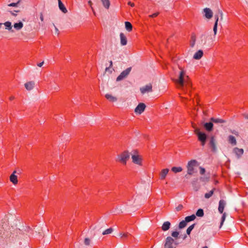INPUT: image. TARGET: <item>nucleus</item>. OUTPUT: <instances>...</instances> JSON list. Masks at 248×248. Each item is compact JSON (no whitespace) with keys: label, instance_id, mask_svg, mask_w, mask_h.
Instances as JSON below:
<instances>
[{"label":"nucleus","instance_id":"obj_58","mask_svg":"<svg viewBox=\"0 0 248 248\" xmlns=\"http://www.w3.org/2000/svg\"><path fill=\"white\" fill-rule=\"evenodd\" d=\"M198 43L200 44H202V42L201 43H200V42H198Z\"/></svg>","mask_w":248,"mask_h":248},{"label":"nucleus","instance_id":"obj_49","mask_svg":"<svg viewBox=\"0 0 248 248\" xmlns=\"http://www.w3.org/2000/svg\"><path fill=\"white\" fill-rule=\"evenodd\" d=\"M44 64V62H41L40 63H39L37 64V65L39 66V67H41Z\"/></svg>","mask_w":248,"mask_h":248},{"label":"nucleus","instance_id":"obj_8","mask_svg":"<svg viewBox=\"0 0 248 248\" xmlns=\"http://www.w3.org/2000/svg\"><path fill=\"white\" fill-rule=\"evenodd\" d=\"M145 105L144 104V103H140L138 106L137 107L135 108V112L136 113H138V114H141L142 113L145 108Z\"/></svg>","mask_w":248,"mask_h":248},{"label":"nucleus","instance_id":"obj_25","mask_svg":"<svg viewBox=\"0 0 248 248\" xmlns=\"http://www.w3.org/2000/svg\"><path fill=\"white\" fill-rule=\"evenodd\" d=\"M105 97L108 100L113 102L116 101L117 100L116 97L113 96L112 95L109 94H106L105 95Z\"/></svg>","mask_w":248,"mask_h":248},{"label":"nucleus","instance_id":"obj_32","mask_svg":"<svg viewBox=\"0 0 248 248\" xmlns=\"http://www.w3.org/2000/svg\"><path fill=\"white\" fill-rule=\"evenodd\" d=\"M182 170H183V169L181 167H173L171 168V170L174 173L181 172L182 171Z\"/></svg>","mask_w":248,"mask_h":248},{"label":"nucleus","instance_id":"obj_24","mask_svg":"<svg viewBox=\"0 0 248 248\" xmlns=\"http://www.w3.org/2000/svg\"><path fill=\"white\" fill-rule=\"evenodd\" d=\"M196 42V35L194 34H193L191 36V38L190 40V46L191 47H193L194 46Z\"/></svg>","mask_w":248,"mask_h":248},{"label":"nucleus","instance_id":"obj_51","mask_svg":"<svg viewBox=\"0 0 248 248\" xmlns=\"http://www.w3.org/2000/svg\"><path fill=\"white\" fill-rule=\"evenodd\" d=\"M88 4L90 6V7L92 8V9H93L92 7V1L91 0H89L88 1Z\"/></svg>","mask_w":248,"mask_h":248},{"label":"nucleus","instance_id":"obj_22","mask_svg":"<svg viewBox=\"0 0 248 248\" xmlns=\"http://www.w3.org/2000/svg\"><path fill=\"white\" fill-rule=\"evenodd\" d=\"M228 141L232 145H235L237 143L235 137L232 135L228 137Z\"/></svg>","mask_w":248,"mask_h":248},{"label":"nucleus","instance_id":"obj_43","mask_svg":"<svg viewBox=\"0 0 248 248\" xmlns=\"http://www.w3.org/2000/svg\"><path fill=\"white\" fill-rule=\"evenodd\" d=\"M90 243V240L89 238H85L84 240V244L86 245H89Z\"/></svg>","mask_w":248,"mask_h":248},{"label":"nucleus","instance_id":"obj_55","mask_svg":"<svg viewBox=\"0 0 248 248\" xmlns=\"http://www.w3.org/2000/svg\"><path fill=\"white\" fill-rule=\"evenodd\" d=\"M55 29L56 31L57 32H58V28L55 26Z\"/></svg>","mask_w":248,"mask_h":248},{"label":"nucleus","instance_id":"obj_31","mask_svg":"<svg viewBox=\"0 0 248 248\" xmlns=\"http://www.w3.org/2000/svg\"><path fill=\"white\" fill-rule=\"evenodd\" d=\"M196 218V216L194 215H192L189 216H187L185 217V220L187 222L194 220Z\"/></svg>","mask_w":248,"mask_h":248},{"label":"nucleus","instance_id":"obj_61","mask_svg":"<svg viewBox=\"0 0 248 248\" xmlns=\"http://www.w3.org/2000/svg\"><path fill=\"white\" fill-rule=\"evenodd\" d=\"M186 176V178H187V177H187V174L186 175V176Z\"/></svg>","mask_w":248,"mask_h":248},{"label":"nucleus","instance_id":"obj_12","mask_svg":"<svg viewBox=\"0 0 248 248\" xmlns=\"http://www.w3.org/2000/svg\"><path fill=\"white\" fill-rule=\"evenodd\" d=\"M203 12L206 18L210 19L213 16V12L210 9L208 8H204Z\"/></svg>","mask_w":248,"mask_h":248},{"label":"nucleus","instance_id":"obj_16","mask_svg":"<svg viewBox=\"0 0 248 248\" xmlns=\"http://www.w3.org/2000/svg\"><path fill=\"white\" fill-rule=\"evenodd\" d=\"M169 171V170L168 169H164L161 170L160 173V178L161 180H164L166 178Z\"/></svg>","mask_w":248,"mask_h":248},{"label":"nucleus","instance_id":"obj_10","mask_svg":"<svg viewBox=\"0 0 248 248\" xmlns=\"http://www.w3.org/2000/svg\"><path fill=\"white\" fill-rule=\"evenodd\" d=\"M233 152L235 154L237 158H239L244 154V150L243 149L235 147L233 149Z\"/></svg>","mask_w":248,"mask_h":248},{"label":"nucleus","instance_id":"obj_3","mask_svg":"<svg viewBox=\"0 0 248 248\" xmlns=\"http://www.w3.org/2000/svg\"><path fill=\"white\" fill-rule=\"evenodd\" d=\"M198 162L196 160H191L187 163L186 168L187 169V174L192 175L194 172V168L198 165Z\"/></svg>","mask_w":248,"mask_h":248},{"label":"nucleus","instance_id":"obj_13","mask_svg":"<svg viewBox=\"0 0 248 248\" xmlns=\"http://www.w3.org/2000/svg\"><path fill=\"white\" fill-rule=\"evenodd\" d=\"M120 42L122 46H125L127 44V38L124 33L121 32L120 34Z\"/></svg>","mask_w":248,"mask_h":248},{"label":"nucleus","instance_id":"obj_56","mask_svg":"<svg viewBox=\"0 0 248 248\" xmlns=\"http://www.w3.org/2000/svg\"><path fill=\"white\" fill-rule=\"evenodd\" d=\"M202 248H208L207 246L203 247Z\"/></svg>","mask_w":248,"mask_h":248},{"label":"nucleus","instance_id":"obj_11","mask_svg":"<svg viewBox=\"0 0 248 248\" xmlns=\"http://www.w3.org/2000/svg\"><path fill=\"white\" fill-rule=\"evenodd\" d=\"M226 205V202L223 200H221L219 202V205H218V212L220 214H222L223 212L224 211V207Z\"/></svg>","mask_w":248,"mask_h":248},{"label":"nucleus","instance_id":"obj_4","mask_svg":"<svg viewBox=\"0 0 248 248\" xmlns=\"http://www.w3.org/2000/svg\"><path fill=\"white\" fill-rule=\"evenodd\" d=\"M134 153V154H132L131 156L132 162L135 164L142 166V157L137 154V151H135Z\"/></svg>","mask_w":248,"mask_h":248},{"label":"nucleus","instance_id":"obj_41","mask_svg":"<svg viewBox=\"0 0 248 248\" xmlns=\"http://www.w3.org/2000/svg\"><path fill=\"white\" fill-rule=\"evenodd\" d=\"M128 235H129V234L128 233H121L120 234V235L123 238H127L128 237Z\"/></svg>","mask_w":248,"mask_h":248},{"label":"nucleus","instance_id":"obj_54","mask_svg":"<svg viewBox=\"0 0 248 248\" xmlns=\"http://www.w3.org/2000/svg\"><path fill=\"white\" fill-rule=\"evenodd\" d=\"M110 65L109 67H111L112 66V62L111 61H110Z\"/></svg>","mask_w":248,"mask_h":248},{"label":"nucleus","instance_id":"obj_27","mask_svg":"<svg viewBox=\"0 0 248 248\" xmlns=\"http://www.w3.org/2000/svg\"><path fill=\"white\" fill-rule=\"evenodd\" d=\"M125 27L128 31H131L132 30V25L128 21L125 22Z\"/></svg>","mask_w":248,"mask_h":248},{"label":"nucleus","instance_id":"obj_26","mask_svg":"<svg viewBox=\"0 0 248 248\" xmlns=\"http://www.w3.org/2000/svg\"><path fill=\"white\" fill-rule=\"evenodd\" d=\"M103 6L107 9H108L110 6L109 0H101Z\"/></svg>","mask_w":248,"mask_h":248},{"label":"nucleus","instance_id":"obj_38","mask_svg":"<svg viewBox=\"0 0 248 248\" xmlns=\"http://www.w3.org/2000/svg\"><path fill=\"white\" fill-rule=\"evenodd\" d=\"M20 0H19L17 2H13V3H11L10 4H9L8 5V6H12V7H17L18 6V5L19 4V3H20Z\"/></svg>","mask_w":248,"mask_h":248},{"label":"nucleus","instance_id":"obj_23","mask_svg":"<svg viewBox=\"0 0 248 248\" xmlns=\"http://www.w3.org/2000/svg\"><path fill=\"white\" fill-rule=\"evenodd\" d=\"M23 24L21 21H20L18 23H16L14 25V28L17 31L21 30L23 28Z\"/></svg>","mask_w":248,"mask_h":248},{"label":"nucleus","instance_id":"obj_52","mask_svg":"<svg viewBox=\"0 0 248 248\" xmlns=\"http://www.w3.org/2000/svg\"><path fill=\"white\" fill-rule=\"evenodd\" d=\"M232 133L236 135H238V132H236V131H233L232 132Z\"/></svg>","mask_w":248,"mask_h":248},{"label":"nucleus","instance_id":"obj_45","mask_svg":"<svg viewBox=\"0 0 248 248\" xmlns=\"http://www.w3.org/2000/svg\"><path fill=\"white\" fill-rule=\"evenodd\" d=\"M9 12H10V13H11V14L12 15H13V16H16V14H15L14 12H16V13H17V12H19V10H15V11H9Z\"/></svg>","mask_w":248,"mask_h":248},{"label":"nucleus","instance_id":"obj_33","mask_svg":"<svg viewBox=\"0 0 248 248\" xmlns=\"http://www.w3.org/2000/svg\"><path fill=\"white\" fill-rule=\"evenodd\" d=\"M196 215L199 217H202L204 215L203 210L202 209H199L197 210Z\"/></svg>","mask_w":248,"mask_h":248},{"label":"nucleus","instance_id":"obj_15","mask_svg":"<svg viewBox=\"0 0 248 248\" xmlns=\"http://www.w3.org/2000/svg\"><path fill=\"white\" fill-rule=\"evenodd\" d=\"M34 81H29L25 84V87L27 90L31 91L34 88Z\"/></svg>","mask_w":248,"mask_h":248},{"label":"nucleus","instance_id":"obj_34","mask_svg":"<svg viewBox=\"0 0 248 248\" xmlns=\"http://www.w3.org/2000/svg\"><path fill=\"white\" fill-rule=\"evenodd\" d=\"M214 189H213L212 190L210 191L208 193H206L204 195V197L206 199H209L210 198L213 194Z\"/></svg>","mask_w":248,"mask_h":248},{"label":"nucleus","instance_id":"obj_36","mask_svg":"<svg viewBox=\"0 0 248 248\" xmlns=\"http://www.w3.org/2000/svg\"><path fill=\"white\" fill-rule=\"evenodd\" d=\"M113 231V229L111 228H108L104 231L102 233L103 235L108 234L111 233Z\"/></svg>","mask_w":248,"mask_h":248},{"label":"nucleus","instance_id":"obj_50","mask_svg":"<svg viewBox=\"0 0 248 248\" xmlns=\"http://www.w3.org/2000/svg\"><path fill=\"white\" fill-rule=\"evenodd\" d=\"M243 116L245 119H248V114H244Z\"/></svg>","mask_w":248,"mask_h":248},{"label":"nucleus","instance_id":"obj_18","mask_svg":"<svg viewBox=\"0 0 248 248\" xmlns=\"http://www.w3.org/2000/svg\"><path fill=\"white\" fill-rule=\"evenodd\" d=\"M204 127L208 131H211L213 129V124L212 122L206 123L204 124Z\"/></svg>","mask_w":248,"mask_h":248},{"label":"nucleus","instance_id":"obj_30","mask_svg":"<svg viewBox=\"0 0 248 248\" xmlns=\"http://www.w3.org/2000/svg\"><path fill=\"white\" fill-rule=\"evenodd\" d=\"M209 144L212 148L213 150H215L216 149L215 140L214 137H211L210 140Z\"/></svg>","mask_w":248,"mask_h":248},{"label":"nucleus","instance_id":"obj_37","mask_svg":"<svg viewBox=\"0 0 248 248\" xmlns=\"http://www.w3.org/2000/svg\"><path fill=\"white\" fill-rule=\"evenodd\" d=\"M195 224H192V225L190 226L186 230V233L187 234H189L192 231V230L193 229L194 227Z\"/></svg>","mask_w":248,"mask_h":248},{"label":"nucleus","instance_id":"obj_40","mask_svg":"<svg viewBox=\"0 0 248 248\" xmlns=\"http://www.w3.org/2000/svg\"><path fill=\"white\" fill-rule=\"evenodd\" d=\"M226 218V214L224 213L223 214V215L221 217V221L220 222V227L223 225V222L225 219Z\"/></svg>","mask_w":248,"mask_h":248},{"label":"nucleus","instance_id":"obj_57","mask_svg":"<svg viewBox=\"0 0 248 248\" xmlns=\"http://www.w3.org/2000/svg\"><path fill=\"white\" fill-rule=\"evenodd\" d=\"M2 24V23H0V28H1Z\"/></svg>","mask_w":248,"mask_h":248},{"label":"nucleus","instance_id":"obj_21","mask_svg":"<svg viewBox=\"0 0 248 248\" xmlns=\"http://www.w3.org/2000/svg\"><path fill=\"white\" fill-rule=\"evenodd\" d=\"M59 1V7L60 9L63 13H66L67 12V10L63 4L61 0H58Z\"/></svg>","mask_w":248,"mask_h":248},{"label":"nucleus","instance_id":"obj_9","mask_svg":"<svg viewBox=\"0 0 248 248\" xmlns=\"http://www.w3.org/2000/svg\"><path fill=\"white\" fill-rule=\"evenodd\" d=\"M140 91L142 94L147 92H151L152 91V86L151 84L146 85V86L140 88Z\"/></svg>","mask_w":248,"mask_h":248},{"label":"nucleus","instance_id":"obj_5","mask_svg":"<svg viewBox=\"0 0 248 248\" xmlns=\"http://www.w3.org/2000/svg\"><path fill=\"white\" fill-rule=\"evenodd\" d=\"M195 132L198 136L199 140L201 141L202 146H204L207 139V135L202 132H201L199 129H196Z\"/></svg>","mask_w":248,"mask_h":248},{"label":"nucleus","instance_id":"obj_1","mask_svg":"<svg viewBox=\"0 0 248 248\" xmlns=\"http://www.w3.org/2000/svg\"><path fill=\"white\" fill-rule=\"evenodd\" d=\"M173 80L177 88L181 91L179 95L182 100L183 101L187 100L191 91V83L188 77L186 75V70L179 68L176 77Z\"/></svg>","mask_w":248,"mask_h":248},{"label":"nucleus","instance_id":"obj_20","mask_svg":"<svg viewBox=\"0 0 248 248\" xmlns=\"http://www.w3.org/2000/svg\"><path fill=\"white\" fill-rule=\"evenodd\" d=\"M210 120L212 122L216 124H223L225 123V121L219 118H215L213 117L211 118Z\"/></svg>","mask_w":248,"mask_h":248},{"label":"nucleus","instance_id":"obj_42","mask_svg":"<svg viewBox=\"0 0 248 248\" xmlns=\"http://www.w3.org/2000/svg\"><path fill=\"white\" fill-rule=\"evenodd\" d=\"M199 169H200V173L201 174L203 175V174H204V173L205 172V170L204 168H203L202 167H200L199 168Z\"/></svg>","mask_w":248,"mask_h":248},{"label":"nucleus","instance_id":"obj_2","mask_svg":"<svg viewBox=\"0 0 248 248\" xmlns=\"http://www.w3.org/2000/svg\"><path fill=\"white\" fill-rule=\"evenodd\" d=\"M129 157L130 153L125 151L118 155L117 161L120 162L124 165H125L126 164L127 161L129 159Z\"/></svg>","mask_w":248,"mask_h":248},{"label":"nucleus","instance_id":"obj_7","mask_svg":"<svg viewBox=\"0 0 248 248\" xmlns=\"http://www.w3.org/2000/svg\"><path fill=\"white\" fill-rule=\"evenodd\" d=\"M174 242V239L170 236H168L166 239V243L165 244V248H175L173 246Z\"/></svg>","mask_w":248,"mask_h":248},{"label":"nucleus","instance_id":"obj_17","mask_svg":"<svg viewBox=\"0 0 248 248\" xmlns=\"http://www.w3.org/2000/svg\"><path fill=\"white\" fill-rule=\"evenodd\" d=\"M202 56L203 51L202 50H199L194 55L193 58L195 60H199L202 57Z\"/></svg>","mask_w":248,"mask_h":248},{"label":"nucleus","instance_id":"obj_48","mask_svg":"<svg viewBox=\"0 0 248 248\" xmlns=\"http://www.w3.org/2000/svg\"><path fill=\"white\" fill-rule=\"evenodd\" d=\"M40 20L43 21L44 20V17H43V14H41L40 15Z\"/></svg>","mask_w":248,"mask_h":248},{"label":"nucleus","instance_id":"obj_46","mask_svg":"<svg viewBox=\"0 0 248 248\" xmlns=\"http://www.w3.org/2000/svg\"><path fill=\"white\" fill-rule=\"evenodd\" d=\"M183 208V206L182 205H179L177 208L176 209L177 211H179L182 209Z\"/></svg>","mask_w":248,"mask_h":248},{"label":"nucleus","instance_id":"obj_6","mask_svg":"<svg viewBox=\"0 0 248 248\" xmlns=\"http://www.w3.org/2000/svg\"><path fill=\"white\" fill-rule=\"evenodd\" d=\"M132 68L131 67L126 68L125 70L123 71L120 75L117 78L116 80L117 81H121L126 78L131 72Z\"/></svg>","mask_w":248,"mask_h":248},{"label":"nucleus","instance_id":"obj_14","mask_svg":"<svg viewBox=\"0 0 248 248\" xmlns=\"http://www.w3.org/2000/svg\"><path fill=\"white\" fill-rule=\"evenodd\" d=\"M16 173V171H14L10 176V181L14 185L17 184L18 182L17 176L15 174Z\"/></svg>","mask_w":248,"mask_h":248},{"label":"nucleus","instance_id":"obj_60","mask_svg":"<svg viewBox=\"0 0 248 248\" xmlns=\"http://www.w3.org/2000/svg\"><path fill=\"white\" fill-rule=\"evenodd\" d=\"M108 69V67H107V68H106V71H107Z\"/></svg>","mask_w":248,"mask_h":248},{"label":"nucleus","instance_id":"obj_47","mask_svg":"<svg viewBox=\"0 0 248 248\" xmlns=\"http://www.w3.org/2000/svg\"><path fill=\"white\" fill-rule=\"evenodd\" d=\"M128 4L129 5H130V6H131V7H134V5H135V4H134V3L131 2H130V1L128 2Z\"/></svg>","mask_w":248,"mask_h":248},{"label":"nucleus","instance_id":"obj_44","mask_svg":"<svg viewBox=\"0 0 248 248\" xmlns=\"http://www.w3.org/2000/svg\"><path fill=\"white\" fill-rule=\"evenodd\" d=\"M158 14H159V13L156 12L152 15H150L149 16L152 18H154V17H156L158 15Z\"/></svg>","mask_w":248,"mask_h":248},{"label":"nucleus","instance_id":"obj_53","mask_svg":"<svg viewBox=\"0 0 248 248\" xmlns=\"http://www.w3.org/2000/svg\"><path fill=\"white\" fill-rule=\"evenodd\" d=\"M9 99L10 100H13L14 99V97L13 96H11V97H10Z\"/></svg>","mask_w":248,"mask_h":248},{"label":"nucleus","instance_id":"obj_39","mask_svg":"<svg viewBox=\"0 0 248 248\" xmlns=\"http://www.w3.org/2000/svg\"><path fill=\"white\" fill-rule=\"evenodd\" d=\"M179 235V233L178 232L175 231L171 233V236L174 238H178Z\"/></svg>","mask_w":248,"mask_h":248},{"label":"nucleus","instance_id":"obj_19","mask_svg":"<svg viewBox=\"0 0 248 248\" xmlns=\"http://www.w3.org/2000/svg\"><path fill=\"white\" fill-rule=\"evenodd\" d=\"M170 223L169 221H166L163 224L161 228L163 231H166L170 228Z\"/></svg>","mask_w":248,"mask_h":248},{"label":"nucleus","instance_id":"obj_29","mask_svg":"<svg viewBox=\"0 0 248 248\" xmlns=\"http://www.w3.org/2000/svg\"><path fill=\"white\" fill-rule=\"evenodd\" d=\"M215 18H216V22L215 23L214 28H213V31H214L215 35H216L217 34V22H218V16H215Z\"/></svg>","mask_w":248,"mask_h":248},{"label":"nucleus","instance_id":"obj_35","mask_svg":"<svg viewBox=\"0 0 248 248\" xmlns=\"http://www.w3.org/2000/svg\"><path fill=\"white\" fill-rule=\"evenodd\" d=\"M186 223L187 222L186 221V220L181 221L179 224V228L180 229L185 228L186 225Z\"/></svg>","mask_w":248,"mask_h":248},{"label":"nucleus","instance_id":"obj_59","mask_svg":"<svg viewBox=\"0 0 248 248\" xmlns=\"http://www.w3.org/2000/svg\"><path fill=\"white\" fill-rule=\"evenodd\" d=\"M55 89V90H58V88H55V89Z\"/></svg>","mask_w":248,"mask_h":248},{"label":"nucleus","instance_id":"obj_28","mask_svg":"<svg viewBox=\"0 0 248 248\" xmlns=\"http://www.w3.org/2000/svg\"><path fill=\"white\" fill-rule=\"evenodd\" d=\"M4 26H5L6 29L8 30L9 31H13L12 29V26L11 22L10 21H6L4 23Z\"/></svg>","mask_w":248,"mask_h":248}]
</instances>
